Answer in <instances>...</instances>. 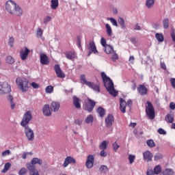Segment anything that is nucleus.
<instances>
[{
  "instance_id": "obj_1",
  "label": "nucleus",
  "mask_w": 175,
  "mask_h": 175,
  "mask_svg": "<svg viewBox=\"0 0 175 175\" xmlns=\"http://www.w3.org/2000/svg\"><path fill=\"white\" fill-rule=\"evenodd\" d=\"M31 120H32V113L30 111H27L24 114L22 121L21 122V125L25 128L24 132L29 142L33 140V137H35L33 131H32L29 126H27L29 124V121H31Z\"/></svg>"
},
{
  "instance_id": "obj_2",
  "label": "nucleus",
  "mask_w": 175,
  "mask_h": 175,
  "mask_svg": "<svg viewBox=\"0 0 175 175\" xmlns=\"http://www.w3.org/2000/svg\"><path fill=\"white\" fill-rule=\"evenodd\" d=\"M5 10L7 12L12 16H23V10L20 8V5H17L14 1L9 0L5 3Z\"/></svg>"
},
{
  "instance_id": "obj_3",
  "label": "nucleus",
  "mask_w": 175,
  "mask_h": 175,
  "mask_svg": "<svg viewBox=\"0 0 175 175\" xmlns=\"http://www.w3.org/2000/svg\"><path fill=\"white\" fill-rule=\"evenodd\" d=\"M101 78L103 79L105 88L108 92H109L110 95H112L113 96H117L118 93L116 91V89H114V83H113L111 79L107 77L105 72H101Z\"/></svg>"
},
{
  "instance_id": "obj_4",
  "label": "nucleus",
  "mask_w": 175,
  "mask_h": 175,
  "mask_svg": "<svg viewBox=\"0 0 175 175\" xmlns=\"http://www.w3.org/2000/svg\"><path fill=\"white\" fill-rule=\"evenodd\" d=\"M29 81L27 78L18 77L16 79V85H18V90L22 92H27L29 90Z\"/></svg>"
},
{
  "instance_id": "obj_5",
  "label": "nucleus",
  "mask_w": 175,
  "mask_h": 175,
  "mask_svg": "<svg viewBox=\"0 0 175 175\" xmlns=\"http://www.w3.org/2000/svg\"><path fill=\"white\" fill-rule=\"evenodd\" d=\"M146 105V113L150 120L155 118V109L150 101H147Z\"/></svg>"
},
{
  "instance_id": "obj_6",
  "label": "nucleus",
  "mask_w": 175,
  "mask_h": 175,
  "mask_svg": "<svg viewBox=\"0 0 175 175\" xmlns=\"http://www.w3.org/2000/svg\"><path fill=\"white\" fill-rule=\"evenodd\" d=\"M95 105H96V103H95V101L91 100V98H88L83 105V109L86 110V111H88L89 113H91V111L94 110Z\"/></svg>"
},
{
  "instance_id": "obj_7",
  "label": "nucleus",
  "mask_w": 175,
  "mask_h": 175,
  "mask_svg": "<svg viewBox=\"0 0 175 175\" xmlns=\"http://www.w3.org/2000/svg\"><path fill=\"white\" fill-rule=\"evenodd\" d=\"M54 69L56 75L57 77H59V79H65V72H62V70H61V67L59 64L55 65Z\"/></svg>"
},
{
  "instance_id": "obj_8",
  "label": "nucleus",
  "mask_w": 175,
  "mask_h": 175,
  "mask_svg": "<svg viewBox=\"0 0 175 175\" xmlns=\"http://www.w3.org/2000/svg\"><path fill=\"white\" fill-rule=\"evenodd\" d=\"M12 91V88L8 82H3L1 84V94H9Z\"/></svg>"
},
{
  "instance_id": "obj_9",
  "label": "nucleus",
  "mask_w": 175,
  "mask_h": 175,
  "mask_svg": "<svg viewBox=\"0 0 175 175\" xmlns=\"http://www.w3.org/2000/svg\"><path fill=\"white\" fill-rule=\"evenodd\" d=\"M95 161V159L94 158V156L92 154H90L87 157L85 166L88 169H92L94 167V162Z\"/></svg>"
},
{
  "instance_id": "obj_10",
  "label": "nucleus",
  "mask_w": 175,
  "mask_h": 175,
  "mask_svg": "<svg viewBox=\"0 0 175 175\" xmlns=\"http://www.w3.org/2000/svg\"><path fill=\"white\" fill-rule=\"evenodd\" d=\"M114 124V116L111 114H109L107 117L105 118V125L107 128H111Z\"/></svg>"
},
{
  "instance_id": "obj_11",
  "label": "nucleus",
  "mask_w": 175,
  "mask_h": 175,
  "mask_svg": "<svg viewBox=\"0 0 175 175\" xmlns=\"http://www.w3.org/2000/svg\"><path fill=\"white\" fill-rule=\"evenodd\" d=\"M31 51H29L27 46L25 47V49H21L20 51V57L22 59V61H25L27 58H28V55L29 54Z\"/></svg>"
},
{
  "instance_id": "obj_12",
  "label": "nucleus",
  "mask_w": 175,
  "mask_h": 175,
  "mask_svg": "<svg viewBox=\"0 0 175 175\" xmlns=\"http://www.w3.org/2000/svg\"><path fill=\"white\" fill-rule=\"evenodd\" d=\"M137 91L142 96H144V95H147L148 92V89L146 88V85H139L137 87Z\"/></svg>"
},
{
  "instance_id": "obj_13",
  "label": "nucleus",
  "mask_w": 175,
  "mask_h": 175,
  "mask_svg": "<svg viewBox=\"0 0 175 175\" xmlns=\"http://www.w3.org/2000/svg\"><path fill=\"white\" fill-rule=\"evenodd\" d=\"M76 159H75V158H73L72 157L68 156L67 157L64 162L63 166L64 167H68V166L69 165H70V163H76Z\"/></svg>"
},
{
  "instance_id": "obj_14",
  "label": "nucleus",
  "mask_w": 175,
  "mask_h": 175,
  "mask_svg": "<svg viewBox=\"0 0 175 175\" xmlns=\"http://www.w3.org/2000/svg\"><path fill=\"white\" fill-rule=\"evenodd\" d=\"M27 167L30 172V175H39V172L32 164H27Z\"/></svg>"
},
{
  "instance_id": "obj_15",
  "label": "nucleus",
  "mask_w": 175,
  "mask_h": 175,
  "mask_svg": "<svg viewBox=\"0 0 175 175\" xmlns=\"http://www.w3.org/2000/svg\"><path fill=\"white\" fill-rule=\"evenodd\" d=\"M143 157L144 161H146V162H151L152 161V153L150 152V150H146L143 153Z\"/></svg>"
},
{
  "instance_id": "obj_16",
  "label": "nucleus",
  "mask_w": 175,
  "mask_h": 175,
  "mask_svg": "<svg viewBox=\"0 0 175 175\" xmlns=\"http://www.w3.org/2000/svg\"><path fill=\"white\" fill-rule=\"evenodd\" d=\"M61 107V104L58 101H53L51 104V110L52 111H58Z\"/></svg>"
},
{
  "instance_id": "obj_17",
  "label": "nucleus",
  "mask_w": 175,
  "mask_h": 175,
  "mask_svg": "<svg viewBox=\"0 0 175 175\" xmlns=\"http://www.w3.org/2000/svg\"><path fill=\"white\" fill-rule=\"evenodd\" d=\"M88 49L93 53V54H99V52L96 49V45L94 41L89 42V48Z\"/></svg>"
},
{
  "instance_id": "obj_18",
  "label": "nucleus",
  "mask_w": 175,
  "mask_h": 175,
  "mask_svg": "<svg viewBox=\"0 0 175 175\" xmlns=\"http://www.w3.org/2000/svg\"><path fill=\"white\" fill-rule=\"evenodd\" d=\"M40 64H42V65H49L50 62H49V57H47V55L44 53H41L40 55Z\"/></svg>"
},
{
  "instance_id": "obj_19",
  "label": "nucleus",
  "mask_w": 175,
  "mask_h": 175,
  "mask_svg": "<svg viewBox=\"0 0 175 175\" xmlns=\"http://www.w3.org/2000/svg\"><path fill=\"white\" fill-rule=\"evenodd\" d=\"M89 88H92L94 91H96V92H100V88L99 85L95 84L94 82H88L86 85Z\"/></svg>"
},
{
  "instance_id": "obj_20",
  "label": "nucleus",
  "mask_w": 175,
  "mask_h": 175,
  "mask_svg": "<svg viewBox=\"0 0 175 175\" xmlns=\"http://www.w3.org/2000/svg\"><path fill=\"white\" fill-rule=\"evenodd\" d=\"M126 101L124 100V98H120V109L122 113H126Z\"/></svg>"
},
{
  "instance_id": "obj_21",
  "label": "nucleus",
  "mask_w": 175,
  "mask_h": 175,
  "mask_svg": "<svg viewBox=\"0 0 175 175\" xmlns=\"http://www.w3.org/2000/svg\"><path fill=\"white\" fill-rule=\"evenodd\" d=\"M42 113L46 117H50L51 116V110H50V105H45L42 108Z\"/></svg>"
},
{
  "instance_id": "obj_22",
  "label": "nucleus",
  "mask_w": 175,
  "mask_h": 175,
  "mask_svg": "<svg viewBox=\"0 0 175 175\" xmlns=\"http://www.w3.org/2000/svg\"><path fill=\"white\" fill-rule=\"evenodd\" d=\"M72 102L76 109H81V104H80V98H77V96H74L72 97Z\"/></svg>"
},
{
  "instance_id": "obj_23",
  "label": "nucleus",
  "mask_w": 175,
  "mask_h": 175,
  "mask_svg": "<svg viewBox=\"0 0 175 175\" xmlns=\"http://www.w3.org/2000/svg\"><path fill=\"white\" fill-rule=\"evenodd\" d=\"M65 55L68 59L73 60L76 57H77V54L75 51H68L65 53Z\"/></svg>"
},
{
  "instance_id": "obj_24",
  "label": "nucleus",
  "mask_w": 175,
  "mask_h": 175,
  "mask_svg": "<svg viewBox=\"0 0 175 175\" xmlns=\"http://www.w3.org/2000/svg\"><path fill=\"white\" fill-rule=\"evenodd\" d=\"M104 49L106 54H113V53H114V48L111 45H107L104 46Z\"/></svg>"
},
{
  "instance_id": "obj_25",
  "label": "nucleus",
  "mask_w": 175,
  "mask_h": 175,
  "mask_svg": "<svg viewBox=\"0 0 175 175\" xmlns=\"http://www.w3.org/2000/svg\"><path fill=\"white\" fill-rule=\"evenodd\" d=\"M7 99L8 100V102H10V107L12 109V110H13L14 109V107H16V103H14V102H13V96L12 95H8L7 96Z\"/></svg>"
},
{
  "instance_id": "obj_26",
  "label": "nucleus",
  "mask_w": 175,
  "mask_h": 175,
  "mask_svg": "<svg viewBox=\"0 0 175 175\" xmlns=\"http://www.w3.org/2000/svg\"><path fill=\"white\" fill-rule=\"evenodd\" d=\"M174 174V171L172 169H165L164 171H163L160 175H173Z\"/></svg>"
},
{
  "instance_id": "obj_27",
  "label": "nucleus",
  "mask_w": 175,
  "mask_h": 175,
  "mask_svg": "<svg viewBox=\"0 0 175 175\" xmlns=\"http://www.w3.org/2000/svg\"><path fill=\"white\" fill-rule=\"evenodd\" d=\"M51 8L53 10H55L57 8H58V5H59L58 0H51Z\"/></svg>"
},
{
  "instance_id": "obj_28",
  "label": "nucleus",
  "mask_w": 175,
  "mask_h": 175,
  "mask_svg": "<svg viewBox=\"0 0 175 175\" xmlns=\"http://www.w3.org/2000/svg\"><path fill=\"white\" fill-rule=\"evenodd\" d=\"M42 163H43V161L42 159H40L38 158H33L31 160V165H32L33 166V165H36V164L42 165Z\"/></svg>"
},
{
  "instance_id": "obj_29",
  "label": "nucleus",
  "mask_w": 175,
  "mask_h": 175,
  "mask_svg": "<svg viewBox=\"0 0 175 175\" xmlns=\"http://www.w3.org/2000/svg\"><path fill=\"white\" fill-rule=\"evenodd\" d=\"M165 121L170 124H173V122L174 121V117H173L172 114H167L165 116Z\"/></svg>"
},
{
  "instance_id": "obj_30",
  "label": "nucleus",
  "mask_w": 175,
  "mask_h": 175,
  "mask_svg": "<svg viewBox=\"0 0 175 175\" xmlns=\"http://www.w3.org/2000/svg\"><path fill=\"white\" fill-rule=\"evenodd\" d=\"M97 113L99 114L100 117H105L106 111H105V109H103V107H99L97 109Z\"/></svg>"
},
{
  "instance_id": "obj_31",
  "label": "nucleus",
  "mask_w": 175,
  "mask_h": 175,
  "mask_svg": "<svg viewBox=\"0 0 175 175\" xmlns=\"http://www.w3.org/2000/svg\"><path fill=\"white\" fill-rule=\"evenodd\" d=\"M85 124H92L94 122V116L92 115H89L86 117L85 120Z\"/></svg>"
},
{
  "instance_id": "obj_32",
  "label": "nucleus",
  "mask_w": 175,
  "mask_h": 175,
  "mask_svg": "<svg viewBox=\"0 0 175 175\" xmlns=\"http://www.w3.org/2000/svg\"><path fill=\"white\" fill-rule=\"evenodd\" d=\"M105 28L107 29V34L108 36H111V33L113 32V30L111 29V27L109 24L105 25Z\"/></svg>"
},
{
  "instance_id": "obj_33",
  "label": "nucleus",
  "mask_w": 175,
  "mask_h": 175,
  "mask_svg": "<svg viewBox=\"0 0 175 175\" xmlns=\"http://www.w3.org/2000/svg\"><path fill=\"white\" fill-rule=\"evenodd\" d=\"M106 141H103L101 144L99 145L100 150H106L107 148V144Z\"/></svg>"
},
{
  "instance_id": "obj_34",
  "label": "nucleus",
  "mask_w": 175,
  "mask_h": 175,
  "mask_svg": "<svg viewBox=\"0 0 175 175\" xmlns=\"http://www.w3.org/2000/svg\"><path fill=\"white\" fill-rule=\"evenodd\" d=\"M154 0H146V5L148 9H151L154 6Z\"/></svg>"
},
{
  "instance_id": "obj_35",
  "label": "nucleus",
  "mask_w": 175,
  "mask_h": 175,
  "mask_svg": "<svg viewBox=\"0 0 175 175\" xmlns=\"http://www.w3.org/2000/svg\"><path fill=\"white\" fill-rule=\"evenodd\" d=\"M45 92L46 94H53V92H54V87L52 85H48L45 89Z\"/></svg>"
},
{
  "instance_id": "obj_36",
  "label": "nucleus",
  "mask_w": 175,
  "mask_h": 175,
  "mask_svg": "<svg viewBox=\"0 0 175 175\" xmlns=\"http://www.w3.org/2000/svg\"><path fill=\"white\" fill-rule=\"evenodd\" d=\"M100 173L106 174L109 172V168L106 165H101L99 168Z\"/></svg>"
},
{
  "instance_id": "obj_37",
  "label": "nucleus",
  "mask_w": 175,
  "mask_h": 175,
  "mask_svg": "<svg viewBox=\"0 0 175 175\" xmlns=\"http://www.w3.org/2000/svg\"><path fill=\"white\" fill-rule=\"evenodd\" d=\"M155 38L158 40V42H163L164 38H163V35L159 33H157L155 34Z\"/></svg>"
},
{
  "instance_id": "obj_38",
  "label": "nucleus",
  "mask_w": 175,
  "mask_h": 175,
  "mask_svg": "<svg viewBox=\"0 0 175 175\" xmlns=\"http://www.w3.org/2000/svg\"><path fill=\"white\" fill-rule=\"evenodd\" d=\"M154 174H159L161 172H162V167H161V165H156L154 168Z\"/></svg>"
},
{
  "instance_id": "obj_39",
  "label": "nucleus",
  "mask_w": 175,
  "mask_h": 175,
  "mask_svg": "<svg viewBox=\"0 0 175 175\" xmlns=\"http://www.w3.org/2000/svg\"><path fill=\"white\" fill-rule=\"evenodd\" d=\"M147 146L150 147V148H153V147H155V142H154V140L149 139L146 142Z\"/></svg>"
},
{
  "instance_id": "obj_40",
  "label": "nucleus",
  "mask_w": 175,
  "mask_h": 175,
  "mask_svg": "<svg viewBox=\"0 0 175 175\" xmlns=\"http://www.w3.org/2000/svg\"><path fill=\"white\" fill-rule=\"evenodd\" d=\"M163 25L165 29H167V28H169V18H165L163 21Z\"/></svg>"
},
{
  "instance_id": "obj_41",
  "label": "nucleus",
  "mask_w": 175,
  "mask_h": 175,
  "mask_svg": "<svg viewBox=\"0 0 175 175\" xmlns=\"http://www.w3.org/2000/svg\"><path fill=\"white\" fill-rule=\"evenodd\" d=\"M11 164L10 163H7L4 165V168L2 170V173H6L9 169H10Z\"/></svg>"
},
{
  "instance_id": "obj_42",
  "label": "nucleus",
  "mask_w": 175,
  "mask_h": 175,
  "mask_svg": "<svg viewBox=\"0 0 175 175\" xmlns=\"http://www.w3.org/2000/svg\"><path fill=\"white\" fill-rule=\"evenodd\" d=\"M118 23L121 27V28H125V21L122 18H119Z\"/></svg>"
},
{
  "instance_id": "obj_43",
  "label": "nucleus",
  "mask_w": 175,
  "mask_h": 175,
  "mask_svg": "<svg viewBox=\"0 0 175 175\" xmlns=\"http://www.w3.org/2000/svg\"><path fill=\"white\" fill-rule=\"evenodd\" d=\"M6 62L10 64H14V58L12 56H8L6 58Z\"/></svg>"
},
{
  "instance_id": "obj_44",
  "label": "nucleus",
  "mask_w": 175,
  "mask_h": 175,
  "mask_svg": "<svg viewBox=\"0 0 175 175\" xmlns=\"http://www.w3.org/2000/svg\"><path fill=\"white\" fill-rule=\"evenodd\" d=\"M135 159H136V156H135L133 154L129 155V163H131V165H132V163H133L135 162Z\"/></svg>"
},
{
  "instance_id": "obj_45",
  "label": "nucleus",
  "mask_w": 175,
  "mask_h": 175,
  "mask_svg": "<svg viewBox=\"0 0 175 175\" xmlns=\"http://www.w3.org/2000/svg\"><path fill=\"white\" fill-rule=\"evenodd\" d=\"M107 20H109V21L115 27H118V24L117 23V21L114 19L113 18H107Z\"/></svg>"
},
{
  "instance_id": "obj_46",
  "label": "nucleus",
  "mask_w": 175,
  "mask_h": 175,
  "mask_svg": "<svg viewBox=\"0 0 175 175\" xmlns=\"http://www.w3.org/2000/svg\"><path fill=\"white\" fill-rule=\"evenodd\" d=\"M81 80L82 81V83L85 84V85H87L88 83L90 82V81H87V79H85V75H81Z\"/></svg>"
},
{
  "instance_id": "obj_47",
  "label": "nucleus",
  "mask_w": 175,
  "mask_h": 175,
  "mask_svg": "<svg viewBox=\"0 0 175 175\" xmlns=\"http://www.w3.org/2000/svg\"><path fill=\"white\" fill-rule=\"evenodd\" d=\"M163 158V155L161 153H157L154 155V161H159V159H162Z\"/></svg>"
},
{
  "instance_id": "obj_48",
  "label": "nucleus",
  "mask_w": 175,
  "mask_h": 175,
  "mask_svg": "<svg viewBox=\"0 0 175 175\" xmlns=\"http://www.w3.org/2000/svg\"><path fill=\"white\" fill-rule=\"evenodd\" d=\"M27 170L25 169V167H23L19 170L18 174L19 175H25L27 174Z\"/></svg>"
},
{
  "instance_id": "obj_49",
  "label": "nucleus",
  "mask_w": 175,
  "mask_h": 175,
  "mask_svg": "<svg viewBox=\"0 0 175 175\" xmlns=\"http://www.w3.org/2000/svg\"><path fill=\"white\" fill-rule=\"evenodd\" d=\"M100 43L103 47H106L107 46H108L109 44H106V39H105V38H101L100 40Z\"/></svg>"
},
{
  "instance_id": "obj_50",
  "label": "nucleus",
  "mask_w": 175,
  "mask_h": 175,
  "mask_svg": "<svg viewBox=\"0 0 175 175\" xmlns=\"http://www.w3.org/2000/svg\"><path fill=\"white\" fill-rule=\"evenodd\" d=\"M44 24H47L49 21H51V16H46L43 19Z\"/></svg>"
},
{
  "instance_id": "obj_51",
  "label": "nucleus",
  "mask_w": 175,
  "mask_h": 175,
  "mask_svg": "<svg viewBox=\"0 0 175 175\" xmlns=\"http://www.w3.org/2000/svg\"><path fill=\"white\" fill-rule=\"evenodd\" d=\"M8 44L11 47H13V45L14 44V38H13V37L10 38L9 41H8Z\"/></svg>"
},
{
  "instance_id": "obj_52",
  "label": "nucleus",
  "mask_w": 175,
  "mask_h": 175,
  "mask_svg": "<svg viewBox=\"0 0 175 175\" xmlns=\"http://www.w3.org/2000/svg\"><path fill=\"white\" fill-rule=\"evenodd\" d=\"M37 35L38 38H42V36H43V30H42L40 28H38L37 30Z\"/></svg>"
},
{
  "instance_id": "obj_53",
  "label": "nucleus",
  "mask_w": 175,
  "mask_h": 175,
  "mask_svg": "<svg viewBox=\"0 0 175 175\" xmlns=\"http://www.w3.org/2000/svg\"><path fill=\"white\" fill-rule=\"evenodd\" d=\"M112 54V60L113 61H116V59H118V55L114 52L113 51V53H111Z\"/></svg>"
},
{
  "instance_id": "obj_54",
  "label": "nucleus",
  "mask_w": 175,
  "mask_h": 175,
  "mask_svg": "<svg viewBox=\"0 0 175 175\" xmlns=\"http://www.w3.org/2000/svg\"><path fill=\"white\" fill-rule=\"evenodd\" d=\"M112 146H113V148L114 151H117V150H118V148H120V146L118 144H117V142L113 143Z\"/></svg>"
},
{
  "instance_id": "obj_55",
  "label": "nucleus",
  "mask_w": 175,
  "mask_h": 175,
  "mask_svg": "<svg viewBox=\"0 0 175 175\" xmlns=\"http://www.w3.org/2000/svg\"><path fill=\"white\" fill-rule=\"evenodd\" d=\"M7 155H10V150H6L2 152V157H6Z\"/></svg>"
},
{
  "instance_id": "obj_56",
  "label": "nucleus",
  "mask_w": 175,
  "mask_h": 175,
  "mask_svg": "<svg viewBox=\"0 0 175 175\" xmlns=\"http://www.w3.org/2000/svg\"><path fill=\"white\" fill-rule=\"evenodd\" d=\"M75 123L76 124V125H81V124H83V120H80V119H77L75 120Z\"/></svg>"
},
{
  "instance_id": "obj_57",
  "label": "nucleus",
  "mask_w": 175,
  "mask_h": 175,
  "mask_svg": "<svg viewBox=\"0 0 175 175\" xmlns=\"http://www.w3.org/2000/svg\"><path fill=\"white\" fill-rule=\"evenodd\" d=\"M100 157H107V152L105 151V150H102V151H100Z\"/></svg>"
},
{
  "instance_id": "obj_58",
  "label": "nucleus",
  "mask_w": 175,
  "mask_h": 175,
  "mask_svg": "<svg viewBox=\"0 0 175 175\" xmlns=\"http://www.w3.org/2000/svg\"><path fill=\"white\" fill-rule=\"evenodd\" d=\"M134 29H135V31H142V27H141L140 25H139V23H137V24L135 25Z\"/></svg>"
},
{
  "instance_id": "obj_59",
  "label": "nucleus",
  "mask_w": 175,
  "mask_h": 175,
  "mask_svg": "<svg viewBox=\"0 0 175 175\" xmlns=\"http://www.w3.org/2000/svg\"><path fill=\"white\" fill-rule=\"evenodd\" d=\"M158 133L159 135H166V131L163 130V129H159Z\"/></svg>"
},
{
  "instance_id": "obj_60",
  "label": "nucleus",
  "mask_w": 175,
  "mask_h": 175,
  "mask_svg": "<svg viewBox=\"0 0 175 175\" xmlns=\"http://www.w3.org/2000/svg\"><path fill=\"white\" fill-rule=\"evenodd\" d=\"M31 87H33V88H35V89L39 88V84H38L35 82L31 83Z\"/></svg>"
},
{
  "instance_id": "obj_61",
  "label": "nucleus",
  "mask_w": 175,
  "mask_h": 175,
  "mask_svg": "<svg viewBox=\"0 0 175 175\" xmlns=\"http://www.w3.org/2000/svg\"><path fill=\"white\" fill-rule=\"evenodd\" d=\"M170 83H171L172 87H173L174 88H175V78L171 79H170Z\"/></svg>"
},
{
  "instance_id": "obj_62",
  "label": "nucleus",
  "mask_w": 175,
  "mask_h": 175,
  "mask_svg": "<svg viewBox=\"0 0 175 175\" xmlns=\"http://www.w3.org/2000/svg\"><path fill=\"white\" fill-rule=\"evenodd\" d=\"M170 109H171V110H175V103H170Z\"/></svg>"
},
{
  "instance_id": "obj_63",
  "label": "nucleus",
  "mask_w": 175,
  "mask_h": 175,
  "mask_svg": "<svg viewBox=\"0 0 175 175\" xmlns=\"http://www.w3.org/2000/svg\"><path fill=\"white\" fill-rule=\"evenodd\" d=\"M161 69H163L164 70H166L167 67H166V64H165V62H161Z\"/></svg>"
},
{
  "instance_id": "obj_64",
  "label": "nucleus",
  "mask_w": 175,
  "mask_h": 175,
  "mask_svg": "<svg viewBox=\"0 0 175 175\" xmlns=\"http://www.w3.org/2000/svg\"><path fill=\"white\" fill-rule=\"evenodd\" d=\"M146 174L147 175H154V174H155V173L154 172V171L152 170H149L147 171Z\"/></svg>"
}]
</instances>
